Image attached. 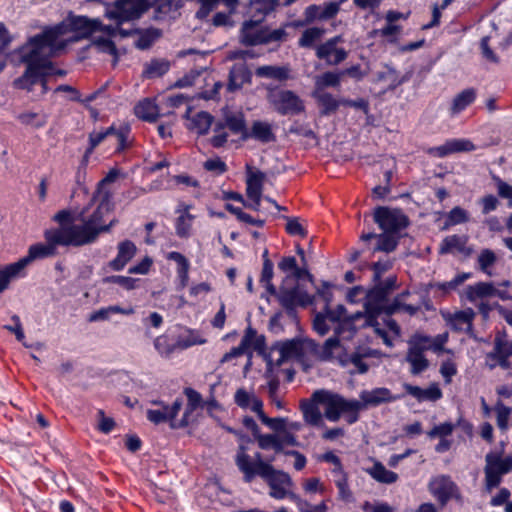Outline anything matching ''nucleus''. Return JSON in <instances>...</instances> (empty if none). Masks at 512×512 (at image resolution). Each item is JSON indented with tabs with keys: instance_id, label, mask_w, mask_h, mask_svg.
<instances>
[{
	"instance_id": "3",
	"label": "nucleus",
	"mask_w": 512,
	"mask_h": 512,
	"mask_svg": "<svg viewBox=\"0 0 512 512\" xmlns=\"http://www.w3.org/2000/svg\"><path fill=\"white\" fill-rule=\"evenodd\" d=\"M63 33L59 35L58 40L65 46V40L61 36L66 32V27L78 33L81 38L91 37V45L101 52H106L116 57L117 49L115 47L113 38L120 36L121 38L127 37L132 34V31L114 28L111 25H103L97 19H89L85 16H69L67 22L60 24Z\"/></svg>"
},
{
	"instance_id": "36",
	"label": "nucleus",
	"mask_w": 512,
	"mask_h": 512,
	"mask_svg": "<svg viewBox=\"0 0 512 512\" xmlns=\"http://www.w3.org/2000/svg\"><path fill=\"white\" fill-rule=\"evenodd\" d=\"M154 404L161 406L162 414L170 415L168 421L172 428H182L189 424L187 419V412H184L183 417L176 421L175 417L182 408V400L176 399L171 407L165 406L162 402H154Z\"/></svg>"
},
{
	"instance_id": "27",
	"label": "nucleus",
	"mask_w": 512,
	"mask_h": 512,
	"mask_svg": "<svg viewBox=\"0 0 512 512\" xmlns=\"http://www.w3.org/2000/svg\"><path fill=\"white\" fill-rule=\"evenodd\" d=\"M405 391L416 398L419 402L432 401L435 402L442 397V391L437 384H431L428 388L422 389L419 386L411 384L403 385Z\"/></svg>"
},
{
	"instance_id": "41",
	"label": "nucleus",
	"mask_w": 512,
	"mask_h": 512,
	"mask_svg": "<svg viewBox=\"0 0 512 512\" xmlns=\"http://www.w3.org/2000/svg\"><path fill=\"white\" fill-rule=\"evenodd\" d=\"M342 79L340 72L327 71L315 77V88L322 91L328 87H338Z\"/></svg>"
},
{
	"instance_id": "35",
	"label": "nucleus",
	"mask_w": 512,
	"mask_h": 512,
	"mask_svg": "<svg viewBox=\"0 0 512 512\" xmlns=\"http://www.w3.org/2000/svg\"><path fill=\"white\" fill-rule=\"evenodd\" d=\"M190 205L182 204L177 212L180 214L176 220V234L181 238H188L191 234L194 216L189 213Z\"/></svg>"
},
{
	"instance_id": "59",
	"label": "nucleus",
	"mask_w": 512,
	"mask_h": 512,
	"mask_svg": "<svg viewBox=\"0 0 512 512\" xmlns=\"http://www.w3.org/2000/svg\"><path fill=\"white\" fill-rule=\"evenodd\" d=\"M492 179L496 185L498 195L501 198L508 199V206L512 207V186L498 176H493Z\"/></svg>"
},
{
	"instance_id": "23",
	"label": "nucleus",
	"mask_w": 512,
	"mask_h": 512,
	"mask_svg": "<svg viewBox=\"0 0 512 512\" xmlns=\"http://www.w3.org/2000/svg\"><path fill=\"white\" fill-rule=\"evenodd\" d=\"M340 10V4L338 2H327L323 5H309L304 11V17H307L308 22H314L316 20L324 21L332 19L337 15Z\"/></svg>"
},
{
	"instance_id": "57",
	"label": "nucleus",
	"mask_w": 512,
	"mask_h": 512,
	"mask_svg": "<svg viewBox=\"0 0 512 512\" xmlns=\"http://www.w3.org/2000/svg\"><path fill=\"white\" fill-rule=\"evenodd\" d=\"M496 260V254L490 249H483L478 256L479 267L487 274H490L488 268L493 266Z\"/></svg>"
},
{
	"instance_id": "47",
	"label": "nucleus",
	"mask_w": 512,
	"mask_h": 512,
	"mask_svg": "<svg viewBox=\"0 0 512 512\" xmlns=\"http://www.w3.org/2000/svg\"><path fill=\"white\" fill-rule=\"evenodd\" d=\"M256 74L261 77L286 80L289 77V69L285 67L262 66L257 69Z\"/></svg>"
},
{
	"instance_id": "26",
	"label": "nucleus",
	"mask_w": 512,
	"mask_h": 512,
	"mask_svg": "<svg viewBox=\"0 0 512 512\" xmlns=\"http://www.w3.org/2000/svg\"><path fill=\"white\" fill-rule=\"evenodd\" d=\"M190 114L191 108L189 107L185 114V118L190 121L188 128L199 135L207 134L213 123V116L205 111L198 112L194 116H190Z\"/></svg>"
},
{
	"instance_id": "40",
	"label": "nucleus",
	"mask_w": 512,
	"mask_h": 512,
	"mask_svg": "<svg viewBox=\"0 0 512 512\" xmlns=\"http://www.w3.org/2000/svg\"><path fill=\"white\" fill-rule=\"evenodd\" d=\"M368 473L373 479L380 483L392 484L398 480V475L395 472L386 469V467L380 462H376L368 470Z\"/></svg>"
},
{
	"instance_id": "53",
	"label": "nucleus",
	"mask_w": 512,
	"mask_h": 512,
	"mask_svg": "<svg viewBox=\"0 0 512 512\" xmlns=\"http://www.w3.org/2000/svg\"><path fill=\"white\" fill-rule=\"evenodd\" d=\"M18 120L24 125H30L35 128H41L46 124L45 116H39L35 112H24L18 115Z\"/></svg>"
},
{
	"instance_id": "12",
	"label": "nucleus",
	"mask_w": 512,
	"mask_h": 512,
	"mask_svg": "<svg viewBox=\"0 0 512 512\" xmlns=\"http://www.w3.org/2000/svg\"><path fill=\"white\" fill-rule=\"evenodd\" d=\"M130 129L121 127L117 130L114 126H110L103 131H93L89 134V147L87 148L83 161L87 162L93 150L108 137H114L116 140V151L121 152L127 147V138Z\"/></svg>"
},
{
	"instance_id": "21",
	"label": "nucleus",
	"mask_w": 512,
	"mask_h": 512,
	"mask_svg": "<svg viewBox=\"0 0 512 512\" xmlns=\"http://www.w3.org/2000/svg\"><path fill=\"white\" fill-rule=\"evenodd\" d=\"M111 210L108 208H105L104 205H99L95 209V211L89 215L86 216V210H83L77 217V220L79 221H85V223L92 229L96 231V236L101 232L109 231V229L115 224L116 220L113 219L110 221L108 225L103 224V217L107 214H109Z\"/></svg>"
},
{
	"instance_id": "56",
	"label": "nucleus",
	"mask_w": 512,
	"mask_h": 512,
	"mask_svg": "<svg viewBox=\"0 0 512 512\" xmlns=\"http://www.w3.org/2000/svg\"><path fill=\"white\" fill-rule=\"evenodd\" d=\"M376 80L388 82L392 87H395L401 83V81L398 79L396 70L387 65L384 66L382 71H379L376 74Z\"/></svg>"
},
{
	"instance_id": "44",
	"label": "nucleus",
	"mask_w": 512,
	"mask_h": 512,
	"mask_svg": "<svg viewBox=\"0 0 512 512\" xmlns=\"http://www.w3.org/2000/svg\"><path fill=\"white\" fill-rule=\"evenodd\" d=\"M476 97L474 89H466L459 93L454 99L451 107L453 114H457L470 105Z\"/></svg>"
},
{
	"instance_id": "64",
	"label": "nucleus",
	"mask_w": 512,
	"mask_h": 512,
	"mask_svg": "<svg viewBox=\"0 0 512 512\" xmlns=\"http://www.w3.org/2000/svg\"><path fill=\"white\" fill-rule=\"evenodd\" d=\"M450 153L471 151L474 149V145L469 140L454 139L447 141Z\"/></svg>"
},
{
	"instance_id": "13",
	"label": "nucleus",
	"mask_w": 512,
	"mask_h": 512,
	"mask_svg": "<svg viewBox=\"0 0 512 512\" xmlns=\"http://www.w3.org/2000/svg\"><path fill=\"white\" fill-rule=\"evenodd\" d=\"M343 42L342 36H335L315 47L316 57L325 61L327 65L337 66L348 57V51L338 44Z\"/></svg>"
},
{
	"instance_id": "10",
	"label": "nucleus",
	"mask_w": 512,
	"mask_h": 512,
	"mask_svg": "<svg viewBox=\"0 0 512 512\" xmlns=\"http://www.w3.org/2000/svg\"><path fill=\"white\" fill-rule=\"evenodd\" d=\"M267 100L272 108L281 115H296L305 110L304 102L291 90H271Z\"/></svg>"
},
{
	"instance_id": "4",
	"label": "nucleus",
	"mask_w": 512,
	"mask_h": 512,
	"mask_svg": "<svg viewBox=\"0 0 512 512\" xmlns=\"http://www.w3.org/2000/svg\"><path fill=\"white\" fill-rule=\"evenodd\" d=\"M373 218L375 223H377L384 232L379 235L374 233L362 234L361 240H376L373 252H392L398 244L396 233L408 225V218L399 209L383 206L375 209Z\"/></svg>"
},
{
	"instance_id": "32",
	"label": "nucleus",
	"mask_w": 512,
	"mask_h": 512,
	"mask_svg": "<svg viewBox=\"0 0 512 512\" xmlns=\"http://www.w3.org/2000/svg\"><path fill=\"white\" fill-rule=\"evenodd\" d=\"M234 401L240 408H249L257 414L261 412L263 407L262 401L244 388L237 389L234 395Z\"/></svg>"
},
{
	"instance_id": "62",
	"label": "nucleus",
	"mask_w": 512,
	"mask_h": 512,
	"mask_svg": "<svg viewBox=\"0 0 512 512\" xmlns=\"http://www.w3.org/2000/svg\"><path fill=\"white\" fill-rule=\"evenodd\" d=\"M261 422L267 426H269L272 430L276 432L283 431L285 428V419L283 418H269L263 412V409L258 414Z\"/></svg>"
},
{
	"instance_id": "51",
	"label": "nucleus",
	"mask_w": 512,
	"mask_h": 512,
	"mask_svg": "<svg viewBox=\"0 0 512 512\" xmlns=\"http://www.w3.org/2000/svg\"><path fill=\"white\" fill-rule=\"evenodd\" d=\"M214 135L210 139L211 145L215 148L223 147L228 141V133L225 124L221 121L217 122L213 128Z\"/></svg>"
},
{
	"instance_id": "33",
	"label": "nucleus",
	"mask_w": 512,
	"mask_h": 512,
	"mask_svg": "<svg viewBox=\"0 0 512 512\" xmlns=\"http://www.w3.org/2000/svg\"><path fill=\"white\" fill-rule=\"evenodd\" d=\"M55 245L56 244H53L52 242H50L49 245L36 244V245L31 246L29 248L28 255L26 257L20 259L19 261H17L15 268H21L22 270H24L25 267L29 263H31L33 260H35L37 258H43V257L52 255L54 252Z\"/></svg>"
},
{
	"instance_id": "25",
	"label": "nucleus",
	"mask_w": 512,
	"mask_h": 512,
	"mask_svg": "<svg viewBox=\"0 0 512 512\" xmlns=\"http://www.w3.org/2000/svg\"><path fill=\"white\" fill-rule=\"evenodd\" d=\"M117 250L116 258L108 263V266L114 271L122 270L135 256L137 248L132 241L125 240L118 244Z\"/></svg>"
},
{
	"instance_id": "50",
	"label": "nucleus",
	"mask_w": 512,
	"mask_h": 512,
	"mask_svg": "<svg viewBox=\"0 0 512 512\" xmlns=\"http://www.w3.org/2000/svg\"><path fill=\"white\" fill-rule=\"evenodd\" d=\"M273 278V263L269 259L263 261V268L261 273L260 282L266 287L271 295H276V287L271 283Z\"/></svg>"
},
{
	"instance_id": "9",
	"label": "nucleus",
	"mask_w": 512,
	"mask_h": 512,
	"mask_svg": "<svg viewBox=\"0 0 512 512\" xmlns=\"http://www.w3.org/2000/svg\"><path fill=\"white\" fill-rule=\"evenodd\" d=\"M270 488L269 495L275 499L289 498L297 505H307L306 501L301 500L294 492L291 491L294 483L290 475L282 470L273 467V471H269L265 476H261Z\"/></svg>"
},
{
	"instance_id": "29",
	"label": "nucleus",
	"mask_w": 512,
	"mask_h": 512,
	"mask_svg": "<svg viewBox=\"0 0 512 512\" xmlns=\"http://www.w3.org/2000/svg\"><path fill=\"white\" fill-rule=\"evenodd\" d=\"M235 462L239 470L244 474L245 482H251L258 472L255 468L254 461H251L250 456L246 453L245 446L241 445L235 457Z\"/></svg>"
},
{
	"instance_id": "43",
	"label": "nucleus",
	"mask_w": 512,
	"mask_h": 512,
	"mask_svg": "<svg viewBox=\"0 0 512 512\" xmlns=\"http://www.w3.org/2000/svg\"><path fill=\"white\" fill-rule=\"evenodd\" d=\"M169 66L166 60H152L146 63L143 76L149 79L161 77L169 70Z\"/></svg>"
},
{
	"instance_id": "55",
	"label": "nucleus",
	"mask_w": 512,
	"mask_h": 512,
	"mask_svg": "<svg viewBox=\"0 0 512 512\" xmlns=\"http://www.w3.org/2000/svg\"><path fill=\"white\" fill-rule=\"evenodd\" d=\"M470 277L469 273H461L457 275L454 279L448 282L443 283H435L434 287L438 290L442 291L444 294L455 290L459 285H461L465 280Z\"/></svg>"
},
{
	"instance_id": "38",
	"label": "nucleus",
	"mask_w": 512,
	"mask_h": 512,
	"mask_svg": "<svg viewBox=\"0 0 512 512\" xmlns=\"http://www.w3.org/2000/svg\"><path fill=\"white\" fill-rule=\"evenodd\" d=\"M225 127L234 134H240L242 140L248 139V129L242 113L227 115L224 119Z\"/></svg>"
},
{
	"instance_id": "31",
	"label": "nucleus",
	"mask_w": 512,
	"mask_h": 512,
	"mask_svg": "<svg viewBox=\"0 0 512 512\" xmlns=\"http://www.w3.org/2000/svg\"><path fill=\"white\" fill-rule=\"evenodd\" d=\"M362 316V312H356L350 316L349 319H345L338 323L334 328V333L342 345L344 342L350 341L354 337L356 333L354 322L363 318Z\"/></svg>"
},
{
	"instance_id": "11",
	"label": "nucleus",
	"mask_w": 512,
	"mask_h": 512,
	"mask_svg": "<svg viewBox=\"0 0 512 512\" xmlns=\"http://www.w3.org/2000/svg\"><path fill=\"white\" fill-rule=\"evenodd\" d=\"M485 461V486L487 491L491 492L501 483L502 476L512 471V457L502 458L498 454L488 453Z\"/></svg>"
},
{
	"instance_id": "39",
	"label": "nucleus",
	"mask_w": 512,
	"mask_h": 512,
	"mask_svg": "<svg viewBox=\"0 0 512 512\" xmlns=\"http://www.w3.org/2000/svg\"><path fill=\"white\" fill-rule=\"evenodd\" d=\"M135 114L142 120L154 122L159 116V109L155 103L149 99L140 101L134 108Z\"/></svg>"
},
{
	"instance_id": "20",
	"label": "nucleus",
	"mask_w": 512,
	"mask_h": 512,
	"mask_svg": "<svg viewBox=\"0 0 512 512\" xmlns=\"http://www.w3.org/2000/svg\"><path fill=\"white\" fill-rule=\"evenodd\" d=\"M119 176V171L116 169H111L108 174L98 183L97 191L93 196V199L99 202V205H104L105 208H108L112 211L113 209V194L114 191L111 188V184H113Z\"/></svg>"
},
{
	"instance_id": "30",
	"label": "nucleus",
	"mask_w": 512,
	"mask_h": 512,
	"mask_svg": "<svg viewBox=\"0 0 512 512\" xmlns=\"http://www.w3.org/2000/svg\"><path fill=\"white\" fill-rule=\"evenodd\" d=\"M512 355V342L506 333H498L494 340V352L491 356L496 358L501 366H506L507 359Z\"/></svg>"
},
{
	"instance_id": "2",
	"label": "nucleus",
	"mask_w": 512,
	"mask_h": 512,
	"mask_svg": "<svg viewBox=\"0 0 512 512\" xmlns=\"http://www.w3.org/2000/svg\"><path fill=\"white\" fill-rule=\"evenodd\" d=\"M323 401L327 403V420L337 422L342 416L349 424L359 419V413L369 406H377L382 403L391 402L397 399L392 396L387 388H375L360 393V400L346 399L338 393H320Z\"/></svg>"
},
{
	"instance_id": "37",
	"label": "nucleus",
	"mask_w": 512,
	"mask_h": 512,
	"mask_svg": "<svg viewBox=\"0 0 512 512\" xmlns=\"http://www.w3.org/2000/svg\"><path fill=\"white\" fill-rule=\"evenodd\" d=\"M496 293V289L492 283L479 282L475 285H470L465 290L466 298L470 302H475L478 299L492 296Z\"/></svg>"
},
{
	"instance_id": "18",
	"label": "nucleus",
	"mask_w": 512,
	"mask_h": 512,
	"mask_svg": "<svg viewBox=\"0 0 512 512\" xmlns=\"http://www.w3.org/2000/svg\"><path fill=\"white\" fill-rule=\"evenodd\" d=\"M430 492L437 498L441 506H445L451 498H460L457 485L449 476H438L429 484Z\"/></svg>"
},
{
	"instance_id": "6",
	"label": "nucleus",
	"mask_w": 512,
	"mask_h": 512,
	"mask_svg": "<svg viewBox=\"0 0 512 512\" xmlns=\"http://www.w3.org/2000/svg\"><path fill=\"white\" fill-rule=\"evenodd\" d=\"M81 224H68L53 232L48 240L58 245L82 246L97 239L96 231L92 230L85 221Z\"/></svg>"
},
{
	"instance_id": "60",
	"label": "nucleus",
	"mask_w": 512,
	"mask_h": 512,
	"mask_svg": "<svg viewBox=\"0 0 512 512\" xmlns=\"http://www.w3.org/2000/svg\"><path fill=\"white\" fill-rule=\"evenodd\" d=\"M272 462L273 459H264L261 453H256L254 456V463L258 476H265L267 472L273 471Z\"/></svg>"
},
{
	"instance_id": "19",
	"label": "nucleus",
	"mask_w": 512,
	"mask_h": 512,
	"mask_svg": "<svg viewBox=\"0 0 512 512\" xmlns=\"http://www.w3.org/2000/svg\"><path fill=\"white\" fill-rule=\"evenodd\" d=\"M408 350L405 360L410 364V372L413 375H419L429 367V360L424 355L427 351L418 340L413 336L408 342Z\"/></svg>"
},
{
	"instance_id": "15",
	"label": "nucleus",
	"mask_w": 512,
	"mask_h": 512,
	"mask_svg": "<svg viewBox=\"0 0 512 512\" xmlns=\"http://www.w3.org/2000/svg\"><path fill=\"white\" fill-rule=\"evenodd\" d=\"M476 314L471 308L455 312H443L442 317L445 322L456 332H465L469 337L477 340L474 333L473 321Z\"/></svg>"
},
{
	"instance_id": "34",
	"label": "nucleus",
	"mask_w": 512,
	"mask_h": 512,
	"mask_svg": "<svg viewBox=\"0 0 512 512\" xmlns=\"http://www.w3.org/2000/svg\"><path fill=\"white\" fill-rule=\"evenodd\" d=\"M248 138L256 139L262 143L273 142L276 136L272 130L271 124L264 121H254L248 129Z\"/></svg>"
},
{
	"instance_id": "5",
	"label": "nucleus",
	"mask_w": 512,
	"mask_h": 512,
	"mask_svg": "<svg viewBox=\"0 0 512 512\" xmlns=\"http://www.w3.org/2000/svg\"><path fill=\"white\" fill-rule=\"evenodd\" d=\"M387 290L382 286H375L366 295L364 304V312L362 317L365 319L364 326H371L375 332L383 339L387 346H392V341L389 339L385 330L381 329L376 318L385 313L387 316L399 310V301L395 299L393 303L388 304Z\"/></svg>"
},
{
	"instance_id": "54",
	"label": "nucleus",
	"mask_w": 512,
	"mask_h": 512,
	"mask_svg": "<svg viewBox=\"0 0 512 512\" xmlns=\"http://www.w3.org/2000/svg\"><path fill=\"white\" fill-rule=\"evenodd\" d=\"M286 220V231L288 234L292 236H299L304 238L307 236V231L302 223L299 221V218L294 217H284Z\"/></svg>"
},
{
	"instance_id": "1",
	"label": "nucleus",
	"mask_w": 512,
	"mask_h": 512,
	"mask_svg": "<svg viewBox=\"0 0 512 512\" xmlns=\"http://www.w3.org/2000/svg\"><path fill=\"white\" fill-rule=\"evenodd\" d=\"M62 33L61 26L46 29L41 34L31 37L16 51L20 62L26 64V70L22 76L13 81L15 88L31 91L42 76L47 74V71L52 68L50 59L64 49L63 43L58 40Z\"/></svg>"
},
{
	"instance_id": "24",
	"label": "nucleus",
	"mask_w": 512,
	"mask_h": 512,
	"mask_svg": "<svg viewBox=\"0 0 512 512\" xmlns=\"http://www.w3.org/2000/svg\"><path fill=\"white\" fill-rule=\"evenodd\" d=\"M258 21H245L240 35V41L246 46L264 44L265 28H258Z\"/></svg>"
},
{
	"instance_id": "7",
	"label": "nucleus",
	"mask_w": 512,
	"mask_h": 512,
	"mask_svg": "<svg viewBox=\"0 0 512 512\" xmlns=\"http://www.w3.org/2000/svg\"><path fill=\"white\" fill-rule=\"evenodd\" d=\"M316 344L312 340L292 339L273 346L268 356V365L280 366L288 359H301L308 350H313Z\"/></svg>"
},
{
	"instance_id": "46",
	"label": "nucleus",
	"mask_w": 512,
	"mask_h": 512,
	"mask_svg": "<svg viewBox=\"0 0 512 512\" xmlns=\"http://www.w3.org/2000/svg\"><path fill=\"white\" fill-rule=\"evenodd\" d=\"M247 78V72L244 65H235L229 73L228 90L235 91L239 89Z\"/></svg>"
},
{
	"instance_id": "42",
	"label": "nucleus",
	"mask_w": 512,
	"mask_h": 512,
	"mask_svg": "<svg viewBox=\"0 0 512 512\" xmlns=\"http://www.w3.org/2000/svg\"><path fill=\"white\" fill-rule=\"evenodd\" d=\"M325 34V29L321 27H309L305 29L298 40V45L302 48H312Z\"/></svg>"
},
{
	"instance_id": "22",
	"label": "nucleus",
	"mask_w": 512,
	"mask_h": 512,
	"mask_svg": "<svg viewBox=\"0 0 512 512\" xmlns=\"http://www.w3.org/2000/svg\"><path fill=\"white\" fill-rule=\"evenodd\" d=\"M439 253H458L465 257H469L473 253V249L468 246V236L451 235L443 239L440 244Z\"/></svg>"
},
{
	"instance_id": "16",
	"label": "nucleus",
	"mask_w": 512,
	"mask_h": 512,
	"mask_svg": "<svg viewBox=\"0 0 512 512\" xmlns=\"http://www.w3.org/2000/svg\"><path fill=\"white\" fill-rule=\"evenodd\" d=\"M280 304L288 311H293L297 305L306 306L312 303L311 297L302 292L298 285L292 283H283L277 294Z\"/></svg>"
},
{
	"instance_id": "48",
	"label": "nucleus",
	"mask_w": 512,
	"mask_h": 512,
	"mask_svg": "<svg viewBox=\"0 0 512 512\" xmlns=\"http://www.w3.org/2000/svg\"><path fill=\"white\" fill-rule=\"evenodd\" d=\"M16 262L7 266H0V294L8 288L10 281L17 277L23 270L15 268Z\"/></svg>"
},
{
	"instance_id": "52",
	"label": "nucleus",
	"mask_w": 512,
	"mask_h": 512,
	"mask_svg": "<svg viewBox=\"0 0 512 512\" xmlns=\"http://www.w3.org/2000/svg\"><path fill=\"white\" fill-rule=\"evenodd\" d=\"M469 221V214L463 208L456 206L447 215L446 226L466 223Z\"/></svg>"
},
{
	"instance_id": "49",
	"label": "nucleus",
	"mask_w": 512,
	"mask_h": 512,
	"mask_svg": "<svg viewBox=\"0 0 512 512\" xmlns=\"http://www.w3.org/2000/svg\"><path fill=\"white\" fill-rule=\"evenodd\" d=\"M168 259L175 261L178 264V274L181 279L182 287H185L187 285L188 281V271H189V262L185 258L184 255H182L179 252H170L168 255Z\"/></svg>"
},
{
	"instance_id": "58",
	"label": "nucleus",
	"mask_w": 512,
	"mask_h": 512,
	"mask_svg": "<svg viewBox=\"0 0 512 512\" xmlns=\"http://www.w3.org/2000/svg\"><path fill=\"white\" fill-rule=\"evenodd\" d=\"M183 5V0H156L157 10L162 14L174 13Z\"/></svg>"
},
{
	"instance_id": "14",
	"label": "nucleus",
	"mask_w": 512,
	"mask_h": 512,
	"mask_svg": "<svg viewBox=\"0 0 512 512\" xmlns=\"http://www.w3.org/2000/svg\"><path fill=\"white\" fill-rule=\"evenodd\" d=\"M320 393H332L327 390H316L310 399H302L300 401V409L303 414L304 421L312 426H319L323 423L322 414L318 408V404L324 406V416L327 419L328 405L323 401V396Z\"/></svg>"
},
{
	"instance_id": "17",
	"label": "nucleus",
	"mask_w": 512,
	"mask_h": 512,
	"mask_svg": "<svg viewBox=\"0 0 512 512\" xmlns=\"http://www.w3.org/2000/svg\"><path fill=\"white\" fill-rule=\"evenodd\" d=\"M265 178L266 175L262 171L249 164L246 165V194L253 202L250 205H246L247 207L258 210Z\"/></svg>"
},
{
	"instance_id": "8",
	"label": "nucleus",
	"mask_w": 512,
	"mask_h": 512,
	"mask_svg": "<svg viewBox=\"0 0 512 512\" xmlns=\"http://www.w3.org/2000/svg\"><path fill=\"white\" fill-rule=\"evenodd\" d=\"M149 7L148 0H116L112 7L106 10V16L117 21L114 28L122 29V22L139 19Z\"/></svg>"
},
{
	"instance_id": "63",
	"label": "nucleus",
	"mask_w": 512,
	"mask_h": 512,
	"mask_svg": "<svg viewBox=\"0 0 512 512\" xmlns=\"http://www.w3.org/2000/svg\"><path fill=\"white\" fill-rule=\"evenodd\" d=\"M286 37L287 32L285 30V26L275 30H270L267 27H265L264 44L272 42H282L286 39Z\"/></svg>"
},
{
	"instance_id": "28",
	"label": "nucleus",
	"mask_w": 512,
	"mask_h": 512,
	"mask_svg": "<svg viewBox=\"0 0 512 512\" xmlns=\"http://www.w3.org/2000/svg\"><path fill=\"white\" fill-rule=\"evenodd\" d=\"M414 337L418 340V342H420L423 346H425L426 350H430L436 354H439L441 352L453 354V351L451 349L445 348V344L449 340L448 332L438 334L434 337H430V336H426V335H415Z\"/></svg>"
},
{
	"instance_id": "61",
	"label": "nucleus",
	"mask_w": 512,
	"mask_h": 512,
	"mask_svg": "<svg viewBox=\"0 0 512 512\" xmlns=\"http://www.w3.org/2000/svg\"><path fill=\"white\" fill-rule=\"evenodd\" d=\"M97 419H98L97 428L102 433L107 434L114 429L115 421L113 420V418L106 416L103 410H101V409L98 410Z\"/></svg>"
},
{
	"instance_id": "45",
	"label": "nucleus",
	"mask_w": 512,
	"mask_h": 512,
	"mask_svg": "<svg viewBox=\"0 0 512 512\" xmlns=\"http://www.w3.org/2000/svg\"><path fill=\"white\" fill-rule=\"evenodd\" d=\"M317 102L321 108V114L329 115L335 112L341 105V100H336L332 94L322 92L316 95Z\"/></svg>"
}]
</instances>
